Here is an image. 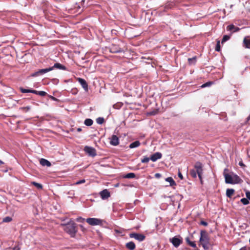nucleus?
Listing matches in <instances>:
<instances>
[{
  "label": "nucleus",
  "instance_id": "f257e3e1",
  "mask_svg": "<svg viewBox=\"0 0 250 250\" xmlns=\"http://www.w3.org/2000/svg\"><path fill=\"white\" fill-rule=\"evenodd\" d=\"M203 165L200 162H197L195 163L194 166V168L190 170L189 173L191 176L193 178H196L197 177V175H198V177L200 180L201 184H203Z\"/></svg>",
  "mask_w": 250,
  "mask_h": 250
},
{
  "label": "nucleus",
  "instance_id": "f03ea898",
  "mask_svg": "<svg viewBox=\"0 0 250 250\" xmlns=\"http://www.w3.org/2000/svg\"><path fill=\"white\" fill-rule=\"evenodd\" d=\"M63 230L71 237H74L77 232L76 224L74 222H69L65 225H63Z\"/></svg>",
  "mask_w": 250,
  "mask_h": 250
},
{
  "label": "nucleus",
  "instance_id": "7ed1b4c3",
  "mask_svg": "<svg viewBox=\"0 0 250 250\" xmlns=\"http://www.w3.org/2000/svg\"><path fill=\"white\" fill-rule=\"evenodd\" d=\"M200 242L205 250L208 249L209 237L206 230H202L200 231Z\"/></svg>",
  "mask_w": 250,
  "mask_h": 250
},
{
  "label": "nucleus",
  "instance_id": "20e7f679",
  "mask_svg": "<svg viewBox=\"0 0 250 250\" xmlns=\"http://www.w3.org/2000/svg\"><path fill=\"white\" fill-rule=\"evenodd\" d=\"M83 150L89 156L94 157L97 155L96 150L93 147L85 146Z\"/></svg>",
  "mask_w": 250,
  "mask_h": 250
},
{
  "label": "nucleus",
  "instance_id": "39448f33",
  "mask_svg": "<svg viewBox=\"0 0 250 250\" xmlns=\"http://www.w3.org/2000/svg\"><path fill=\"white\" fill-rule=\"evenodd\" d=\"M86 222L91 226L100 225L102 224L101 219L95 218H88L86 220Z\"/></svg>",
  "mask_w": 250,
  "mask_h": 250
},
{
  "label": "nucleus",
  "instance_id": "423d86ee",
  "mask_svg": "<svg viewBox=\"0 0 250 250\" xmlns=\"http://www.w3.org/2000/svg\"><path fill=\"white\" fill-rule=\"evenodd\" d=\"M129 235L130 238H134L139 241H143L146 238L144 235L137 233H131Z\"/></svg>",
  "mask_w": 250,
  "mask_h": 250
},
{
  "label": "nucleus",
  "instance_id": "0eeeda50",
  "mask_svg": "<svg viewBox=\"0 0 250 250\" xmlns=\"http://www.w3.org/2000/svg\"><path fill=\"white\" fill-rule=\"evenodd\" d=\"M109 51L111 53H117L121 52L123 51L122 49L119 46V45L112 44L109 47Z\"/></svg>",
  "mask_w": 250,
  "mask_h": 250
},
{
  "label": "nucleus",
  "instance_id": "6e6552de",
  "mask_svg": "<svg viewBox=\"0 0 250 250\" xmlns=\"http://www.w3.org/2000/svg\"><path fill=\"white\" fill-rule=\"evenodd\" d=\"M170 242L175 247L177 248L182 243V239L177 237V236H175L172 238L170 239Z\"/></svg>",
  "mask_w": 250,
  "mask_h": 250
},
{
  "label": "nucleus",
  "instance_id": "1a4fd4ad",
  "mask_svg": "<svg viewBox=\"0 0 250 250\" xmlns=\"http://www.w3.org/2000/svg\"><path fill=\"white\" fill-rule=\"evenodd\" d=\"M52 70V68L49 67L45 69H40L39 71L35 72L33 74H32V76L33 77H37L39 75H41L44 74L47 72H48Z\"/></svg>",
  "mask_w": 250,
  "mask_h": 250
},
{
  "label": "nucleus",
  "instance_id": "9d476101",
  "mask_svg": "<svg viewBox=\"0 0 250 250\" xmlns=\"http://www.w3.org/2000/svg\"><path fill=\"white\" fill-rule=\"evenodd\" d=\"M77 80L79 82V83L81 84L83 88L84 89L85 91L88 92V86L87 83L86 81L83 79L81 78H77Z\"/></svg>",
  "mask_w": 250,
  "mask_h": 250
},
{
  "label": "nucleus",
  "instance_id": "9b49d317",
  "mask_svg": "<svg viewBox=\"0 0 250 250\" xmlns=\"http://www.w3.org/2000/svg\"><path fill=\"white\" fill-rule=\"evenodd\" d=\"M110 144L113 146H118L119 144V138L115 135H113L110 139Z\"/></svg>",
  "mask_w": 250,
  "mask_h": 250
},
{
  "label": "nucleus",
  "instance_id": "f8f14e48",
  "mask_svg": "<svg viewBox=\"0 0 250 250\" xmlns=\"http://www.w3.org/2000/svg\"><path fill=\"white\" fill-rule=\"evenodd\" d=\"M243 46L248 49H250V36H246L243 41Z\"/></svg>",
  "mask_w": 250,
  "mask_h": 250
},
{
  "label": "nucleus",
  "instance_id": "ddd939ff",
  "mask_svg": "<svg viewBox=\"0 0 250 250\" xmlns=\"http://www.w3.org/2000/svg\"><path fill=\"white\" fill-rule=\"evenodd\" d=\"M100 195L103 200L107 199L110 196V192L106 189L101 191Z\"/></svg>",
  "mask_w": 250,
  "mask_h": 250
},
{
  "label": "nucleus",
  "instance_id": "4468645a",
  "mask_svg": "<svg viewBox=\"0 0 250 250\" xmlns=\"http://www.w3.org/2000/svg\"><path fill=\"white\" fill-rule=\"evenodd\" d=\"M162 155L160 152H156L150 157V160L153 162L156 161L158 159H160L162 158Z\"/></svg>",
  "mask_w": 250,
  "mask_h": 250
},
{
  "label": "nucleus",
  "instance_id": "2eb2a0df",
  "mask_svg": "<svg viewBox=\"0 0 250 250\" xmlns=\"http://www.w3.org/2000/svg\"><path fill=\"white\" fill-rule=\"evenodd\" d=\"M51 68H52V70L54 69H61L62 70H67V68L63 65H62V64L60 63H56L54 64V65L52 67H50Z\"/></svg>",
  "mask_w": 250,
  "mask_h": 250
},
{
  "label": "nucleus",
  "instance_id": "dca6fc26",
  "mask_svg": "<svg viewBox=\"0 0 250 250\" xmlns=\"http://www.w3.org/2000/svg\"><path fill=\"white\" fill-rule=\"evenodd\" d=\"M227 29L230 31L233 30V32H238L240 30V28L238 27L235 26L233 24L228 25L227 27Z\"/></svg>",
  "mask_w": 250,
  "mask_h": 250
},
{
  "label": "nucleus",
  "instance_id": "f3484780",
  "mask_svg": "<svg viewBox=\"0 0 250 250\" xmlns=\"http://www.w3.org/2000/svg\"><path fill=\"white\" fill-rule=\"evenodd\" d=\"M232 177V182H233V184H239L243 181L239 177V176L236 174L233 175Z\"/></svg>",
  "mask_w": 250,
  "mask_h": 250
},
{
  "label": "nucleus",
  "instance_id": "a211bd4d",
  "mask_svg": "<svg viewBox=\"0 0 250 250\" xmlns=\"http://www.w3.org/2000/svg\"><path fill=\"white\" fill-rule=\"evenodd\" d=\"M224 177L225 178V182L227 184H233V182H232V177L231 175L229 174H225Z\"/></svg>",
  "mask_w": 250,
  "mask_h": 250
},
{
  "label": "nucleus",
  "instance_id": "6ab92c4d",
  "mask_svg": "<svg viewBox=\"0 0 250 250\" xmlns=\"http://www.w3.org/2000/svg\"><path fill=\"white\" fill-rule=\"evenodd\" d=\"M126 248L129 250H134L135 249L136 245L133 242H129L125 245Z\"/></svg>",
  "mask_w": 250,
  "mask_h": 250
},
{
  "label": "nucleus",
  "instance_id": "aec40b11",
  "mask_svg": "<svg viewBox=\"0 0 250 250\" xmlns=\"http://www.w3.org/2000/svg\"><path fill=\"white\" fill-rule=\"evenodd\" d=\"M40 164L42 166H47V167H50L51 164L49 161L48 160L42 158L40 161Z\"/></svg>",
  "mask_w": 250,
  "mask_h": 250
},
{
  "label": "nucleus",
  "instance_id": "412c9836",
  "mask_svg": "<svg viewBox=\"0 0 250 250\" xmlns=\"http://www.w3.org/2000/svg\"><path fill=\"white\" fill-rule=\"evenodd\" d=\"M234 190L232 188H228L226 191V195L228 197L231 198L234 193Z\"/></svg>",
  "mask_w": 250,
  "mask_h": 250
},
{
  "label": "nucleus",
  "instance_id": "4be33fe9",
  "mask_svg": "<svg viewBox=\"0 0 250 250\" xmlns=\"http://www.w3.org/2000/svg\"><path fill=\"white\" fill-rule=\"evenodd\" d=\"M186 241L187 243V244L188 245H189L190 247L194 248L196 247V245L195 242L191 241L188 237H187L186 238Z\"/></svg>",
  "mask_w": 250,
  "mask_h": 250
},
{
  "label": "nucleus",
  "instance_id": "5701e85b",
  "mask_svg": "<svg viewBox=\"0 0 250 250\" xmlns=\"http://www.w3.org/2000/svg\"><path fill=\"white\" fill-rule=\"evenodd\" d=\"M140 145V142L139 141H136L130 144L129 147L130 148H133L135 147H138Z\"/></svg>",
  "mask_w": 250,
  "mask_h": 250
},
{
  "label": "nucleus",
  "instance_id": "b1692460",
  "mask_svg": "<svg viewBox=\"0 0 250 250\" xmlns=\"http://www.w3.org/2000/svg\"><path fill=\"white\" fill-rule=\"evenodd\" d=\"M93 123V121L91 119H86L85 120L84 122V124L86 126H91L92 125Z\"/></svg>",
  "mask_w": 250,
  "mask_h": 250
},
{
  "label": "nucleus",
  "instance_id": "393cba45",
  "mask_svg": "<svg viewBox=\"0 0 250 250\" xmlns=\"http://www.w3.org/2000/svg\"><path fill=\"white\" fill-rule=\"evenodd\" d=\"M124 178L131 179L135 177V174L134 173H129L124 176Z\"/></svg>",
  "mask_w": 250,
  "mask_h": 250
},
{
  "label": "nucleus",
  "instance_id": "a878e982",
  "mask_svg": "<svg viewBox=\"0 0 250 250\" xmlns=\"http://www.w3.org/2000/svg\"><path fill=\"white\" fill-rule=\"evenodd\" d=\"M166 181L169 182L170 185L171 186L176 185L175 181L171 177H167V178H166Z\"/></svg>",
  "mask_w": 250,
  "mask_h": 250
},
{
  "label": "nucleus",
  "instance_id": "bb28decb",
  "mask_svg": "<svg viewBox=\"0 0 250 250\" xmlns=\"http://www.w3.org/2000/svg\"><path fill=\"white\" fill-rule=\"evenodd\" d=\"M31 184L35 186L38 189H42V186L41 184L38 183L36 182H32Z\"/></svg>",
  "mask_w": 250,
  "mask_h": 250
},
{
  "label": "nucleus",
  "instance_id": "cd10ccee",
  "mask_svg": "<svg viewBox=\"0 0 250 250\" xmlns=\"http://www.w3.org/2000/svg\"><path fill=\"white\" fill-rule=\"evenodd\" d=\"M215 50L219 52L221 50L220 42L219 40L217 41V43L215 48Z\"/></svg>",
  "mask_w": 250,
  "mask_h": 250
},
{
  "label": "nucleus",
  "instance_id": "c85d7f7f",
  "mask_svg": "<svg viewBox=\"0 0 250 250\" xmlns=\"http://www.w3.org/2000/svg\"><path fill=\"white\" fill-rule=\"evenodd\" d=\"M212 84H213L212 82H207V83H204L203 84H202L201 86V87L204 88L206 87H208V86H211Z\"/></svg>",
  "mask_w": 250,
  "mask_h": 250
},
{
  "label": "nucleus",
  "instance_id": "c756f323",
  "mask_svg": "<svg viewBox=\"0 0 250 250\" xmlns=\"http://www.w3.org/2000/svg\"><path fill=\"white\" fill-rule=\"evenodd\" d=\"M104 122V120L102 117H99L96 119V122L97 124L101 125L103 124Z\"/></svg>",
  "mask_w": 250,
  "mask_h": 250
},
{
  "label": "nucleus",
  "instance_id": "7c9ffc66",
  "mask_svg": "<svg viewBox=\"0 0 250 250\" xmlns=\"http://www.w3.org/2000/svg\"><path fill=\"white\" fill-rule=\"evenodd\" d=\"M150 160V158H148V157L146 156L141 159V162L143 163H147Z\"/></svg>",
  "mask_w": 250,
  "mask_h": 250
},
{
  "label": "nucleus",
  "instance_id": "2f4dec72",
  "mask_svg": "<svg viewBox=\"0 0 250 250\" xmlns=\"http://www.w3.org/2000/svg\"><path fill=\"white\" fill-rule=\"evenodd\" d=\"M230 39V36L229 35H224L222 40V43H224Z\"/></svg>",
  "mask_w": 250,
  "mask_h": 250
},
{
  "label": "nucleus",
  "instance_id": "473e14b6",
  "mask_svg": "<svg viewBox=\"0 0 250 250\" xmlns=\"http://www.w3.org/2000/svg\"><path fill=\"white\" fill-rule=\"evenodd\" d=\"M196 61V57L188 59V62L189 64H191L192 63H195Z\"/></svg>",
  "mask_w": 250,
  "mask_h": 250
},
{
  "label": "nucleus",
  "instance_id": "72a5a7b5",
  "mask_svg": "<svg viewBox=\"0 0 250 250\" xmlns=\"http://www.w3.org/2000/svg\"><path fill=\"white\" fill-rule=\"evenodd\" d=\"M12 219L11 217H9V216H7V217H4L3 219V222H6V223H8V222H10L12 221Z\"/></svg>",
  "mask_w": 250,
  "mask_h": 250
},
{
  "label": "nucleus",
  "instance_id": "f704fd0d",
  "mask_svg": "<svg viewBox=\"0 0 250 250\" xmlns=\"http://www.w3.org/2000/svg\"><path fill=\"white\" fill-rule=\"evenodd\" d=\"M20 91L21 93H30V89H27L23 88L22 87L20 88Z\"/></svg>",
  "mask_w": 250,
  "mask_h": 250
},
{
  "label": "nucleus",
  "instance_id": "c9c22d12",
  "mask_svg": "<svg viewBox=\"0 0 250 250\" xmlns=\"http://www.w3.org/2000/svg\"><path fill=\"white\" fill-rule=\"evenodd\" d=\"M241 202L245 205H248L249 203V201L247 198H242L241 200Z\"/></svg>",
  "mask_w": 250,
  "mask_h": 250
},
{
  "label": "nucleus",
  "instance_id": "e433bc0d",
  "mask_svg": "<svg viewBox=\"0 0 250 250\" xmlns=\"http://www.w3.org/2000/svg\"><path fill=\"white\" fill-rule=\"evenodd\" d=\"M38 95L41 96H44L47 95V93L45 92V91H41L38 92Z\"/></svg>",
  "mask_w": 250,
  "mask_h": 250
},
{
  "label": "nucleus",
  "instance_id": "4c0bfd02",
  "mask_svg": "<svg viewBox=\"0 0 250 250\" xmlns=\"http://www.w3.org/2000/svg\"><path fill=\"white\" fill-rule=\"evenodd\" d=\"M85 180L84 179H83V180H81L77 181L76 183V185L81 184L85 183Z\"/></svg>",
  "mask_w": 250,
  "mask_h": 250
},
{
  "label": "nucleus",
  "instance_id": "58836bf2",
  "mask_svg": "<svg viewBox=\"0 0 250 250\" xmlns=\"http://www.w3.org/2000/svg\"><path fill=\"white\" fill-rule=\"evenodd\" d=\"M157 112H158L157 110H154L153 111L150 112L148 113V114L150 115H155L156 114H157Z\"/></svg>",
  "mask_w": 250,
  "mask_h": 250
},
{
  "label": "nucleus",
  "instance_id": "ea45409f",
  "mask_svg": "<svg viewBox=\"0 0 250 250\" xmlns=\"http://www.w3.org/2000/svg\"><path fill=\"white\" fill-rule=\"evenodd\" d=\"M200 224L204 226H207L208 225V223L204 221H201L200 222Z\"/></svg>",
  "mask_w": 250,
  "mask_h": 250
},
{
  "label": "nucleus",
  "instance_id": "a19ab883",
  "mask_svg": "<svg viewBox=\"0 0 250 250\" xmlns=\"http://www.w3.org/2000/svg\"><path fill=\"white\" fill-rule=\"evenodd\" d=\"M38 92H39L38 91H37L36 90L30 89V93H34V94L38 95Z\"/></svg>",
  "mask_w": 250,
  "mask_h": 250
},
{
  "label": "nucleus",
  "instance_id": "79ce46f5",
  "mask_svg": "<svg viewBox=\"0 0 250 250\" xmlns=\"http://www.w3.org/2000/svg\"><path fill=\"white\" fill-rule=\"evenodd\" d=\"M22 109L26 111H27L30 109V106L23 107L22 108Z\"/></svg>",
  "mask_w": 250,
  "mask_h": 250
},
{
  "label": "nucleus",
  "instance_id": "37998d69",
  "mask_svg": "<svg viewBox=\"0 0 250 250\" xmlns=\"http://www.w3.org/2000/svg\"><path fill=\"white\" fill-rule=\"evenodd\" d=\"M77 221L80 222H83L84 221V219L82 217H79L77 219Z\"/></svg>",
  "mask_w": 250,
  "mask_h": 250
},
{
  "label": "nucleus",
  "instance_id": "c03bdc74",
  "mask_svg": "<svg viewBox=\"0 0 250 250\" xmlns=\"http://www.w3.org/2000/svg\"><path fill=\"white\" fill-rule=\"evenodd\" d=\"M246 194V197H247V198L248 199V200L249 199L250 200V191L247 192Z\"/></svg>",
  "mask_w": 250,
  "mask_h": 250
},
{
  "label": "nucleus",
  "instance_id": "a18cd8bd",
  "mask_svg": "<svg viewBox=\"0 0 250 250\" xmlns=\"http://www.w3.org/2000/svg\"><path fill=\"white\" fill-rule=\"evenodd\" d=\"M80 227L81 228L82 231H83V232H85L86 231V229L83 225H80Z\"/></svg>",
  "mask_w": 250,
  "mask_h": 250
},
{
  "label": "nucleus",
  "instance_id": "49530a36",
  "mask_svg": "<svg viewBox=\"0 0 250 250\" xmlns=\"http://www.w3.org/2000/svg\"><path fill=\"white\" fill-rule=\"evenodd\" d=\"M155 177L157 178H159L161 177V174L160 173H156L155 174Z\"/></svg>",
  "mask_w": 250,
  "mask_h": 250
},
{
  "label": "nucleus",
  "instance_id": "de8ad7c7",
  "mask_svg": "<svg viewBox=\"0 0 250 250\" xmlns=\"http://www.w3.org/2000/svg\"><path fill=\"white\" fill-rule=\"evenodd\" d=\"M178 177H179L181 179H183V175H182V173H181L180 171L178 172Z\"/></svg>",
  "mask_w": 250,
  "mask_h": 250
},
{
  "label": "nucleus",
  "instance_id": "09e8293b",
  "mask_svg": "<svg viewBox=\"0 0 250 250\" xmlns=\"http://www.w3.org/2000/svg\"><path fill=\"white\" fill-rule=\"evenodd\" d=\"M239 165L241 167H245V165L243 164L242 161L239 162Z\"/></svg>",
  "mask_w": 250,
  "mask_h": 250
},
{
  "label": "nucleus",
  "instance_id": "8fccbe9b",
  "mask_svg": "<svg viewBox=\"0 0 250 250\" xmlns=\"http://www.w3.org/2000/svg\"><path fill=\"white\" fill-rule=\"evenodd\" d=\"M50 98L51 99L54 100V101H56L57 99L55 98L54 97L52 96H50Z\"/></svg>",
  "mask_w": 250,
  "mask_h": 250
},
{
  "label": "nucleus",
  "instance_id": "3c124183",
  "mask_svg": "<svg viewBox=\"0 0 250 250\" xmlns=\"http://www.w3.org/2000/svg\"><path fill=\"white\" fill-rule=\"evenodd\" d=\"M77 130L78 132H81V131H82V129L81 128L79 127L77 129Z\"/></svg>",
  "mask_w": 250,
  "mask_h": 250
},
{
  "label": "nucleus",
  "instance_id": "603ef678",
  "mask_svg": "<svg viewBox=\"0 0 250 250\" xmlns=\"http://www.w3.org/2000/svg\"><path fill=\"white\" fill-rule=\"evenodd\" d=\"M239 250H247L246 248L245 247H243L242 248H241Z\"/></svg>",
  "mask_w": 250,
  "mask_h": 250
},
{
  "label": "nucleus",
  "instance_id": "864d4df0",
  "mask_svg": "<svg viewBox=\"0 0 250 250\" xmlns=\"http://www.w3.org/2000/svg\"><path fill=\"white\" fill-rule=\"evenodd\" d=\"M247 120L249 121L250 120V115L247 118Z\"/></svg>",
  "mask_w": 250,
  "mask_h": 250
},
{
  "label": "nucleus",
  "instance_id": "5fc2aeb1",
  "mask_svg": "<svg viewBox=\"0 0 250 250\" xmlns=\"http://www.w3.org/2000/svg\"><path fill=\"white\" fill-rule=\"evenodd\" d=\"M3 162L0 160V164H3Z\"/></svg>",
  "mask_w": 250,
  "mask_h": 250
}]
</instances>
